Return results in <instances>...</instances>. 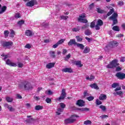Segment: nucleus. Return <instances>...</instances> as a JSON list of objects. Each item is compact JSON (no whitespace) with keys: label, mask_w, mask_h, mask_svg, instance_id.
Segmentation results:
<instances>
[{"label":"nucleus","mask_w":125,"mask_h":125,"mask_svg":"<svg viewBox=\"0 0 125 125\" xmlns=\"http://www.w3.org/2000/svg\"><path fill=\"white\" fill-rule=\"evenodd\" d=\"M77 118H79V116L76 114L72 115L69 118L64 120V124H65V125H67V124H72L74 123V122H75L76 120H77Z\"/></svg>","instance_id":"nucleus-1"},{"label":"nucleus","mask_w":125,"mask_h":125,"mask_svg":"<svg viewBox=\"0 0 125 125\" xmlns=\"http://www.w3.org/2000/svg\"><path fill=\"white\" fill-rule=\"evenodd\" d=\"M117 66H119V63H118V61H117L116 60H114L111 61L109 64L106 65V68H115V67H117Z\"/></svg>","instance_id":"nucleus-2"},{"label":"nucleus","mask_w":125,"mask_h":125,"mask_svg":"<svg viewBox=\"0 0 125 125\" xmlns=\"http://www.w3.org/2000/svg\"><path fill=\"white\" fill-rule=\"evenodd\" d=\"M119 45V43L116 41H112L109 43L108 45L105 46L104 50H106V48H108V46L109 47H116Z\"/></svg>","instance_id":"nucleus-3"},{"label":"nucleus","mask_w":125,"mask_h":125,"mask_svg":"<svg viewBox=\"0 0 125 125\" xmlns=\"http://www.w3.org/2000/svg\"><path fill=\"white\" fill-rule=\"evenodd\" d=\"M24 88L25 90H32L33 86L30 83L25 82L24 83Z\"/></svg>","instance_id":"nucleus-4"},{"label":"nucleus","mask_w":125,"mask_h":125,"mask_svg":"<svg viewBox=\"0 0 125 125\" xmlns=\"http://www.w3.org/2000/svg\"><path fill=\"white\" fill-rule=\"evenodd\" d=\"M59 105H60V106L61 107V108L59 107L58 109V111L56 112L57 115H59L61 114V113H62V112H63V111H64V108H65V107H66V105H65V104L64 103H60L59 104Z\"/></svg>","instance_id":"nucleus-5"},{"label":"nucleus","mask_w":125,"mask_h":125,"mask_svg":"<svg viewBox=\"0 0 125 125\" xmlns=\"http://www.w3.org/2000/svg\"><path fill=\"white\" fill-rule=\"evenodd\" d=\"M12 44H13V42H3L2 43V45H3L4 47H6L7 48H10Z\"/></svg>","instance_id":"nucleus-6"},{"label":"nucleus","mask_w":125,"mask_h":125,"mask_svg":"<svg viewBox=\"0 0 125 125\" xmlns=\"http://www.w3.org/2000/svg\"><path fill=\"white\" fill-rule=\"evenodd\" d=\"M66 90L65 89H62L61 96L58 99L59 101L65 99V97H66Z\"/></svg>","instance_id":"nucleus-7"},{"label":"nucleus","mask_w":125,"mask_h":125,"mask_svg":"<svg viewBox=\"0 0 125 125\" xmlns=\"http://www.w3.org/2000/svg\"><path fill=\"white\" fill-rule=\"evenodd\" d=\"M85 17V15L83 14L79 16V18L78 19L79 22H81V23H87V20L86 19H84Z\"/></svg>","instance_id":"nucleus-8"},{"label":"nucleus","mask_w":125,"mask_h":125,"mask_svg":"<svg viewBox=\"0 0 125 125\" xmlns=\"http://www.w3.org/2000/svg\"><path fill=\"white\" fill-rule=\"evenodd\" d=\"M112 6L114 7L115 5L112 4V5H110L109 6H106L107 8H108V9H110V11L107 13V16H110V15H111V14H112L114 11H115V10H114V9L113 8V7Z\"/></svg>","instance_id":"nucleus-9"},{"label":"nucleus","mask_w":125,"mask_h":125,"mask_svg":"<svg viewBox=\"0 0 125 125\" xmlns=\"http://www.w3.org/2000/svg\"><path fill=\"white\" fill-rule=\"evenodd\" d=\"M116 76L118 79H120V80H124L125 79V74L122 73L121 72H118L116 73Z\"/></svg>","instance_id":"nucleus-10"},{"label":"nucleus","mask_w":125,"mask_h":125,"mask_svg":"<svg viewBox=\"0 0 125 125\" xmlns=\"http://www.w3.org/2000/svg\"><path fill=\"white\" fill-rule=\"evenodd\" d=\"M36 2H37L36 0H32L26 3V6L32 7L35 5Z\"/></svg>","instance_id":"nucleus-11"},{"label":"nucleus","mask_w":125,"mask_h":125,"mask_svg":"<svg viewBox=\"0 0 125 125\" xmlns=\"http://www.w3.org/2000/svg\"><path fill=\"white\" fill-rule=\"evenodd\" d=\"M76 104L79 106V107H83V106H84V101L79 100L77 101Z\"/></svg>","instance_id":"nucleus-12"},{"label":"nucleus","mask_w":125,"mask_h":125,"mask_svg":"<svg viewBox=\"0 0 125 125\" xmlns=\"http://www.w3.org/2000/svg\"><path fill=\"white\" fill-rule=\"evenodd\" d=\"M7 9V7H6V6H3L1 7V5L0 4V14H2V13H3Z\"/></svg>","instance_id":"nucleus-13"},{"label":"nucleus","mask_w":125,"mask_h":125,"mask_svg":"<svg viewBox=\"0 0 125 125\" xmlns=\"http://www.w3.org/2000/svg\"><path fill=\"white\" fill-rule=\"evenodd\" d=\"M55 65V62L48 63L46 64V68H47V69H51V68H53V67H54Z\"/></svg>","instance_id":"nucleus-14"},{"label":"nucleus","mask_w":125,"mask_h":125,"mask_svg":"<svg viewBox=\"0 0 125 125\" xmlns=\"http://www.w3.org/2000/svg\"><path fill=\"white\" fill-rule=\"evenodd\" d=\"M62 72H64V73H72L73 70L72 69L70 68H65L62 69Z\"/></svg>","instance_id":"nucleus-15"},{"label":"nucleus","mask_w":125,"mask_h":125,"mask_svg":"<svg viewBox=\"0 0 125 125\" xmlns=\"http://www.w3.org/2000/svg\"><path fill=\"white\" fill-rule=\"evenodd\" d=\"M117 18H118V14L114 13L113 14L112 16H111L109 18V19H110V20H117Z\"/></svg>","instance_id":"nucleus-16"},{"label":"nucleus","mask_w":125,"mask_h":125,"mask_svg":"<svg viewBox=\"0 0 125 125\" xmlns=\"http://www.w3.org/2000/svg\"><path fill=\"white\" fill-rule=\"evenodd\" d=\"M77 42H76V40L75 39H71L68 42V45H73V44H77Z\"/></svg>","instance_id":"nucleus-17"},{"label":"nucleus","mask_w":125,"mask_h":125,"mask_svg":"<svg viewBox=\"0 0 125 125\" xmlns=\"http://www.w3.org/2000/svg\"><path fill=\"white\" fill-rule=\"evenodd\" d=\"M25 34L28 37H32L33 36V32L30 30H27L25 31Z\"/></svg>","instance_id":"nucleus-18"},{"label":"nucleus","mask_w":125,"mask_h":125,"mask_svg":"<svg viewBox=\"0 0 125 125\" xmlns=\"http://www.w3.org/2000/svg\"><path fill=\"white\" fill-rule=\"evenodd\" d=\"M107 99V96L105 94H101L99 97L100 100H105Z\"/></svg>","instance_id":"nucleus-19"},{"label":"nucleus","mask_w":125,"mask_h":125,"mask_svg":"<svg viewBox=\"0 0 125 125\" xmlns=\"http://www.w3.org/2000/svg\"><path fill=\"white\" fill-rule=\"evenodd\" d=\"M95 78V77L94 76H93V75H91L89 76H87L86 77V80H87V81H90L91 82V81H93V80H94V79Z\"/></svg>","instance_id":"nucleus-20"},{"label":"nucleus","mask_w":125,"mask_h":125,"mask_svg":"<svg viewBox=\"0 0 125 125\" xmlns=\"http://www.w3.org/2000/svg\"><path fill=\"white\" fill-rule=\"evenodd\" d=\"M90 52V48H89L88 46H86L84 49V50L83 51V53H88Z\"/></svg>","instance_id":"nucleus-21"},{"label":"nucleus","mask_w":125,"mask_h":125,"mask_svg":"<svg viewBox=\"0 0 125 125\" xmlns=\"http://www.w3.org/2000/svg\"><path fill=\"white\" fill-rule=\"evenodd\" d=\"M90 87L91 88H94L95 89H99V87H98V85L96 84V83H94V84H90Z\"/></svg>","instance_id":"nucleus-22"},{"label":"nucleus","mask_w":125,"mask_h":125,"mask_svg":"<svg viewBox=\"0 0 125 125\" xmlns=\"http://www.w3.org/2000/svg\"><path fill=\"white\" fill-rule=\"evenodd\" d=\"M14 36H15V32L13 30L11 29L9 36L10 38H14Z\"/></svg>","instance_id":"nucleus-23"},{"label":"nucleus","mask_w":125,"mask_h":125,"mask_svg":"<svg viewBox=\"0 0 125 125\" xmlns=\"http://www.w3.org/2000/svg\"><path fill=\"white\" fill-rule=\"evenodd\" d=\"M49 54L50 57H51L52 58H55V52L53 51H50L49 52Z\"/></svg>","instance_id":"nucleus-24"},{"label":"nucleus","mask_w":125,"mask_h":125,"mask_svg":"<svg viewBox=\"0 0 125 125\" xmlns=\"http://www.w3.org/2000/svg\"><path fill=\"white\" fill-rule=\"evenodd\" d=\"M43 108V106L40 105H38L35 106V110H36L37 111H39V110H42Z\"/></svg>","instance_id":"nucleus-25"},{"label":"nucleus","mask_w":125,"mask_h":125,"mask_svg":"<svg viewBox=\"0 0 125 125\" xmlns=\"http://www.w3.org/2000/svg\"><path fill=\"white\" fill-rule=\"evenodd\" d=\"M76 45L78 47H79L81 49H83L84 48V45L83 44L77 43H76Z\"/></svg>","instance_id":"nucleus-26"},{"label":"nucleus","mask_w":125,"mask_h":125,"mask_svg":"<svg viewBox=\"0 0 125 125\" xmlns=\"http://www.w3.org/2000/svg\"><path fill=\"white\" fill-rule=\"evenodd\" d=\"M76 65L78 66V67H83V64H82V62L80 61H78L76 62Z\"/></svg>","instance_id":"nucleus-27"},{"label":"nucleus","mask_w":125,"mask_h":125,"mask_svg":"<svg viewBox=\"0 0 125 125\" xmlns=\"http://www.w3.org/2000/svg\"><path fill=\"white\" fill-rule=\"evenodd\" d=\"M112 30H113L114 31H116V32H119L120 28L119 27V26L115 25L113 27Z\"/></svg>","instance_id":"nucleus-28"},{"label":"nucleus","mask_w":125,"mask_h":125,"mask_svg":"<svg viewBox=\"0 0 125 125\" xmlns=\"http://www.w3.org/2000/svg\"><path fill=\"white\" fill-rule=\"evenodd\" d=\"M97 11L98 13H104V12H105V11L101 9V8H97Z\"/></svg>","instance_id":"nucleus-29"},{"label":"nucleus","mask_w":125,"mask_h":125,"mask_svg":"<svg viewBox=\"0 0 125 125\" xmlns=\"http://www.w3.org/2000/svg\"><path fill=\"white\" fill-rule=\"evenodd\" d=\"M97 25H99V26H102L103 25V21L101 20H99L97 21Z\"/></svg>","instance_id":"nucleus-30"},{"label":"nucleus","mask_w":125,"mask_h":125,"mask_svg":"<svg viewBox=\"0 0 125 125\" xmlns=\"http://www.w3.org/2000/svg\"><path fill=\"white\" fill-rule=\"evenodd\" d=\"M91 34V31L90 30H86L85 31V35H86V36H90Z\"/></svg>","instance_id":"nucleus-31"},{"label":"nucleus","mask_w":125,"mask_h":125,"mask_svg":"<svg viewBox=\"0 0 125 125\" xmlns=\"http://www.w3.org/2000/svg\"><path fill=\"white\" fill-rule=\"evenodd\" d=\"M76 39L77 42H82V41H83V38L80 36H76Z\"/></svg>","instance_id":"nucleus-32"},{"label":"nucleus","mask_w":125,"mask_h":125,"mask_svg":"<svg viewBox=\"0 0 125 125\" xmlns=\"http://www.w3.org/2000/svg\"><path fill=\"white\" fill-rule=\"evenodd\" d=\"M6 100L7 102H12L13 101V99L12 98H10L9 97H7L6 98Z\"/></svg>","instance_id":"nucleus-33"},{"label":"nucleus","mask_w":125,"mask_h":125,"mask_svg":"<svg viewBox=\"0 0 125 125\" xmlns=\"http://www.w3.org/2000/svg\"><path fill=\"white\" fill-rule=\"evenodd\" d=\"M73 32H79L80 31V27L78 26L77 27L73 28L72 29Z\"/></svg>","instance_id":"nucleus-34"},{"label":"nucleus","mask_w":125,"mask_h":125,"mask_svg":"<svg viewBox=\"0 0 125 125\" xmlns=\"http://www.w3.org/2000/svg\"><path fill=\"white\" fill-rule=\"evenodd\" d=\"M53 93L52 92V91H51V90H50L45 91V94H47L48 95H51L53 94Z\"/></svg>","instance_id":"nucleus-35"},{"label":"nucleus","mask_w":125,"mask_h":125,"mask_svg":"<svg viewBox=\"0 0 125 125\" xmlns=\"http://www.w3.org/2000/svg\"><path fill=\"white\" fill-rule=\"evenodd\" d=\"M4 35L5 36V38H7V37H8V35H9V31L8 30L4 31Z\"/></svg>","instance_id":"nucleus-36"},{"label":"nucleus","mask_w":125,"mask_h":125,"mask_svg":"<svg viewBox=\"0 0 125 125\" xmlns=\"http://www.w3.org/2000/svg\"><path fill=\"white\" fill-rule=\"evenodd\" d=\"M91 121H90V120H86L84 122V125H91Z\"/></svg>","instance_id":"nucleus-37"},{"label":"nucleus","mask_w":125,"mask_h":125,"mask_svg":"<svg viewBox=\"0 0 125 125\" xmlns=\"http://www.w3.org/2000/svg\"><path fill=\"white\" fill-rule=\"evenodd\" d=\"M99 108L101 109L103 111H106V107L104 105H101L99 106Z\"/></svg>","instance_id":"nucleus-38"},{"label":"nucleus","mask_w":125,"mask_h":125,"mask_svg":"<svg viewBox=\"0 0 125 125\" xmlns=\"http://www.w3.org/2000/svg\"><path fill=\"white\" fill-rule=\"evenodd\" d=\"M65 42V39H61V40L59 41L57 43H58V44H62L63 42Z\"/></svg>","instance_id":"nucleus-39"},{"label":"nucleus","mask_w":125,"mask_h":125,"mask_svg":"<svg viewBox=\"0 0 125 125\" xmlns=\"http://www.w3.org/2000/svg\"><path fill=\"white\" fill-rule=\"evenodd\" d=\"M96 105H101V104H102V102L99 99H97L96 100Z\"/></svg>","instance_id":"nucleus-40"},{"label":"nucleus","mask_w":125,"mask_h":125,"mask_svg":"<svg viewBox=\"0 0 125 125\" xmlns=\"http://www.w3.org/2000/svg\"><path fill=\"white\" fill-rule=\"evenodd\" d=\"M15 17L16 18V19H18V18H20V17H21V15H20V13H16L15 15Z\"/></svg>","instance_id":"nucleus-41"},{"label":"nucleus","mask_w":125,"mask_h":125,"mask_svg":"<svg viewBox=\"0 0 125 125\" xmlns=\"http://www.w3.org/2000/svg\"><path fill=\"white\" fill-rule=\"evenodd\" d=\"M25 23V21L24 20H21L18 22V25H20V26H21V25H23Z\"/></svg>","instance_id":"nucleus-42"},{"label":"nucleus","mask_w":125,"mask_h":125,"mask_svg":"<svg viewBox=\"0 0 125 125\" xmlns=\"http://www.w3.org/2000/svg\"><path fill=\"white\" fill-rule=\"evenodd\" d=\"M118 86H119L118 83H113L111 85L112 87L113 88H116V87H117Z\"/></svg>","instance_id":"nucleus-43"},{"label":"nucleus","mask_w":125,"mask_h":125,"mask_svg":"<svg viewBox=\"0 0 125 125\" xmlns=\"http://www.w3.org/2000/svg\"><path fill=\"white\" fill-rule=\"evenodd\" d=\"M81 111L83 112H87V111H89V108L87 107H84L81 109Z\"/></svg>","instance_id":"nucleus-44"},{"label":"nucleus","mask_w":125,"mask_h":125,"mask_svg":"<svg viewBox=\"0 0 125 125\" xmlns=\"http://www.w3.org/2000/svg\"><path fill=\"white\" fill-rule=\"evenodd\" d=\"M32 47V45L30 44H26L25 46V48H27L28 49H30Z\"/></svg>","instance_id":"nucleus-45"},{"label":"nucleus","mask_w":125,"mask_h":125,"mask_svg":"<svg viewBox=\"0 0 125 125\" xmlns=\"http://www.w3.org/2000/svg\"><path fill=\"white\" fill-rule=\"evenodd\" d=\"M60 18L61 19H63V20H67L69 17H68V16H61Z\"/></svg>","instance_id":"nucleus-46"},{"label":"nucleus","mask_w":125,"mask_h":125,"mask_svg":"<svg viewBox=\"0 0 125 125\" xmlns=\"http://www.w3.org/2000/svg\"><path fill=\"white\" fill-rule=\"evenodd\" d=\"M87 100H88V101H92V100L94 99V97H93V96L88 97L87 98Z\"/></svg>","instance_id":"nucleus-47"},{"label":"nucleus","mask_w":125,"mask_h":125,"mask_svg":"<svg viewBox=\"0 0 125 125\" xmlns=\"http://www.w3.org/2000/svg\"><path fill=\"white\" fill-rule=\"evenodd\" d=\"M112 21H113V22L112 23V26H114V25H116V24H117V23H118V20H112Z\"/></svg>","instance_id":"nucleus-48"},{"label":"nucleus","mask_w":125,"mask_h":125,"mask_svg":"<svg viewBox=\"0 0 125 125\" xmlns=\"http://www.w3.org/2000/svg\"><path fill=\"white\" fill-rule=\"evenodd\" d=\"M1 56H2V57H4V60H6V58H7V57H8V55H5V54H2L1 55Z\"/></svg>","instance_id":"nucleus-49"},{"label":"nucleus","mask_w":125,"mask_h":125,"mask_svg":"<svg viewBox=\"0 0 125 125\" xmlns=\"http://www.w3.org/2000/svg\"><path fill=\"white\" fill-rule=\"evenodd\" d=\"M11 61H10L9 60H7V61H6V63L7 65H9L10 66L11 65Z\"/></svg>","instance_id":"nucleus-50"},{"label":"nucleus","mask_w":125,"mask_h":125,"mask_svg":"<svg viewBox=\"0 0 125 125\" xmlns=\"http://www.w3.org/2000/svg\"><path fill=\"white\" fill-rule=\"evenodd\" d=\"M46 102L47 103H51V99L49 98H47L46 99Z\"/></svg>","instance_id":"nucleus-51"},{"label":"nucleus","mask_w":125,"mask_h":125,"mask_svg":"<svg viewBox=\"0 0 125 125\" xmlns=\"http://www.w3.org/2000/svg\"><path fill=\"white\" fill-rule=\"evenodd\" d=\"M94 7V3H92V4H90V5L89 6V8L90 9H92Z\"/></svg>","instance_id":"nucleus-52"},{"label":"nucleus","mask_w":125,"mask_h":125,"mask_svg":"<svg viewBox=\"0 0 125 125\" xmlns=\"http://www.w3.org/2000/svg\"><path fill=\"white\" fill-rule=\"evenodd\" d=\"M94 26H95V22L93 21L91 23L90 27L91 28H94Z\"/></svg>","instance_id":"nucleus-53"},{"label":"nucleus","mask_w":125,"mask_h":125,"mask_svg":"<svg viewBox=\"0 0 125 125\" xmlns=\"http://www.w3.org/2000/svg\"><path fill=\"white\" fill-rule=\"evenodd\" d=\"M100 27H101L100 25L96 24L95 26V28L96 30H100Z\"/></svg>","instance_id":"nucleus-54"},{"label":"nucleus","mask_w":125,"mask_h":125,"mask_svg":"<svg viewBox=\"0 0 125 125\" xmlns=\"http://www.w3.org/2000/svg\"><path fill=\"white\" fill-rule=\"evenodd\" d=\"M87 27H88V24H85L84 25L82 26V28L83 29V30H84V29H86V28H87Z\"/></svg>","instance_id":"nucleus-55"},{"label":"nucleus","mask_w":125,"mask_h":125,"mask_svg":"<svg viewBox=\"0 0 125 125\" xmlns=\"http://www.w3.org/2000/svg\"><path fill=\"white\" fill-rule=\"evenodd\" d=\"M19 68H22L23 67V63L21 62H18Z\"/></svg>","instance_id":"nucleus-56"},{"label":"nucleus","mask_w":125,"mask_h":125,"mask_svg":"<svg viewBox=\"0 0 125 125\" xmlns=\"http://www.w3.org/2000/svg\"><path fill=\"white\" fill-rule=\"evenodd\" d=\"M10 66H12V67H17V64L16 63L12 62Z\"/></svg>","instance_id":"nucleus-57"},{"label":"nucleus","mask_w":125,"mask_h":125,"mask_svg":"<svg viewBox=\"0 0 125 125\" xmlns=\"http://www.w3.org/2000/svg\"><path fill=\"white\" fill-rule=\"evenodd\" d=\"M8 110H9V111H10L11 112H12L14 111L15 109L14 108H13V107H11V105H10L8 108Z\"/></svg>","instance_id":"nucleus-58"},{"label":"nucleus","mask_w":125,"mask_h":125,"mask_svg":"<svg viewBox=\"0 0 125 125\" xmlns=\"http://www.w3.org/2000/svg\"><path fill=\"white\" fill-rule=\"evenodd\" d=\"M83 95L84 96H88L89 94L88 93H87V91H84L83 92Z\"/></svg>","instance_id":"nucleus-59"},{"label":"nucleus","mask_w":125,"mask_h":125,"mask_svg":"<svg viewBox=\"0 0 125 125\" xmlns=\"http://www.w3.org/2000/svg\"><path fill=\"white\" fill-rule=\"evenodd\" d=\"M120 71H122V68L120 66L117 67H116V71L120 72Z\"/></svg>","instance_id":"nucleus-60"},{"label":"nucleus","mask_w":125,"mask_h":125,"mask_svg":"<svg viewBox=\"0 0 125 125\" xmlns=\"http://www.w3.org/2000/svg\"><path fill=\"white\" fill-rule=\"evenodd\" d=\"M71 57V54H68L66 56V58H65V60H67V59H69V58H70Z\"/></svg>","instance_id":"nucleus-61"},{"label":"nucleus","mask_w":125,"mask_h":125,"mask_svg":"<svg viewBox=\"0 0 125 125\" xmlns=\"http://www.w3.org/2000/svg\"><path fill=\"white\" fill-rule=\"evenodd\" d=\"M67 49H63V50H62V54L64 55V54H66V53H67Z\"/></svg>","instance_id":"nucleus-62"},{"label":"nucleus","mask_w":125,"mask_h":125,"mask_svg":"<svg viewBox=\"0 0 125 125\" xmlns=\"http://www.w3.org/2000/svg\"><path fill=\"white\" fill-rule=\"evenodd\" d=\"M118 4L119 5H121V6L124 5V1H120L118 2Z\"/></svg>","instance_id":"nucleus-63"},{"label":"nucleus","mask_w":125,"mask_h":125,"mask_svg":"<svg viewBox=\"0 0 125 125\" xmlns=\"http://www.w3.org/2000/svg\"><path fill=\"white\" fill-rule=\"evenodd\" d=\"M125 58H121L120 59V62H125Z\"/></svg>","instance_id":"nucleus-64"}]
</instances>
